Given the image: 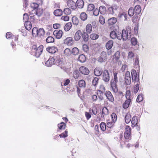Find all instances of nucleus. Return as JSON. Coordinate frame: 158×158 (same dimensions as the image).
I'll return each mask as SVG.
<instances>
[{
  "instance_id": "nucleus-1",
  "label": "nucleus",
  "mask_w": 158,
  "mask_h": 158,
  "mask_svg": "<svg viewBox=\"0 0 158 158\" xmlns=\"http://www.w3.org/2000/svg\"><path fill=\"white\" fill-rule=\"evenodd\" d=\"M43 48V46L42 45H40L38 47L36 45H33L31 48V54L37 57H39L42 52Z\"/></svg>"
},
{
  "instance_id": "nucleus-2",
  "label": "nucleus",
  "mask_w": 158,
  "mask_h": 158,
  "mask_svg": "<svg viewBox=\"0 0 158 158\" xmlns=\"http://www.w3.org/2000/svg\"><path fill=\"white\" fill-rule=\"evenodd\" d=\"M132 59L134 61L133 66L134 68L139 69L140 66L139 65V60L138 56H135L134 53L132 52H129V59Z\"/></svg>"
},
{
  "instance_id": "nucleus-3",
  "label": "nucleus",
  "mask_w": 158,
  "mask_h": 158,
  "mask_svg": "<svg viewBox=\"0 0 158 158\" xmlns=\"http://www.w3.org/2000/svg\"><path fill=\"white\" fill-rule=\"evenodd\" d=\"M138 16L136 15H134L132 18V20L134 23V31L135 34H137L138 31L139 25L138 21L137 20Z\"/></svg>"
},
{
  "instance_id": "nucleus-4",
  "label": "nucleus",
  "mask_w": 158,
  "mask_h": 158,
  "mask_svg": "<svg viewBox=\"0 0 158 158\" xmlns=\"http://www.w3.org/2000/svg\"><path fill=\"white\" fill-rule=\"evenodd\" d=\"M119 36H118V39L121 40L122 38L123 41H126L127 39L128 38V33L125 30H123L122 31V34L120 33L118 34Z\"/></svg>"
},
{
  "instance_id": "nucleus-5",
  "label": "nucleus",
  "mask_w": 158,
  "mask_h": 158,
  "mask_svg": "<svg viewBox=\"0 0 158 158\" xmlns=\"http://www.w3.org/2000/svg\"><path fill=\"white\" fill-rule=\"evenodd\" d=\"M102 79L105 82L108 83L110 79V76L109 73L107 70H105L103 73Z\"/></svg>"
},
{
  "instance_id": "nucleus-6",
  "label": "nucleus",
  "mask_w": 158,
  "mask_h": 158,
  "mask_svg": "<svg viewBox=\"0 0 158 158\" xmlns=\"http://www.w3.org/2000/svg\"><path fill=\"white\" fill-rule=\"evenodd\" d=\"M67 5L69 7L72 9H75L77 7L76 3L72 0H68Z\"/></svg>"
},
{
  "instance_id": "nucleus-7",
  "label": "nucleus",
  "mask_w": 158,
  "mask_h": 158,
  "mask_svg": "<svg viewBox=\"0 0 158 158\" xmlns=\"http://www.w3.org/2000/svg\"><path fill=\"white\" fill-rule=\"evenodd\" d=\"M132 80V81H137L138 80L139 76H137V73L135 70H132L131 71Z\"/></svg>"
},
{
  "instance_id": "nucleus-8",
  "label": "nucleus",
  "mask_w": 158,
  "mask_h": 158,
  "mask_svg": "<svg viewBox=\"0 0 158 158\" xmlns=\"http://www.w3.org/2000/svg\"><path fill=\"white\" fill-rule=\"evenodd\" d=\"M55 63V60L54 57H50L45 63L46 66L50 67Z\"/></svg>"
},
{
  "instance_id": "nucleus-9",
  "label": "nucleus",
  "mask_w": 158,
  "mask_h": 158,
  "mask_svg": "<svg viewBox=\"0 0 158 158\" xmlns=\"http://www.w3.org/2000/svg\"><path fill=\"white\" fill-rule=\"evenodd\" d=\"M106 54L105 52L102 51L101 54V56L98 59L99 62L102 63L106 60Z\"/></svg>"
},
{
  "instance_id": "nucleus-10",
  "label": "nucleus",
  "mask_w": 158,
  "mask_h": 158,
  "mask_svg": "<svg viewBox=\"0 0 158 158\" xmlns=\"http://www.w3.org/2000/svg\"><path fill=\"white\" fill-rule=\"evenodd\" d=\"M106 96L107 99L110 101L113 102L114 101V99L112 94L109 91H106Z\"/></svg>"
},
{
  "instance_id": "nucleus-11",
  "label": "nucleus",
  "mask_w": 158,
  "mask_h": 158,
  "mask_svg": "<svg viewBox=\"0 0 158 158\" xmlns=\"http://www.w3.org/2000/svg\"><path fill=\"white\" fill-rule=\"evenodd\" d=\"M79 71L82 74L84 75H88L89 72V69L86 67L84 66L80 67Z\"/></svg>"
},
{
  "instance_id": "nucleus-12",
  "label": "nucleus",
  "mask_w": 158,
  "mask_h": 158,
  "mask_svg": "<svg viewBox=\"0 0 158 158\" xmlns=\"http://www.w3.org/2000/svg\"><path fill=\"white\" fill-rule=\"evenodd\" d=\"M63 34V31L61 30H55L53 32V34L56 37V38L57 39H60Z\"/></svg>"
},
{
  "instance_id": "nucleus-13",
  "label": "nucleus",
  "mask_w": 158,
  "mask_h": 158,
  "mask_svg": "<svg viewBox=\"0 0 158 158\" xmlns=\"http://www.w3.org/2000/svg\"><path fill=\"white\" fill-rule=\"evenodd\" d=\"M128 90H127L126 92V98L127 100L123 104V107L125 109H127L128 107V99L127 98V97L128 96Z\"/></svg>"
},
{
  "instance_id": "nucleus-14",
  "label": "nucleus",
  "mask_w": 158,
  "mask_h": 158,
  "mask_svg": "<svg viewBox=\"0 0 158 158\" xmlns=\"http://www.w3.org/2000/svg\"><path fill=\"white\" fill-rule=\"evenodd\" d=\"M119 33L117 30L113 31L111 32L110 36V37L112 39H115L116 38L118 39V36H119V35H118Z\"/></svg>"
},
{
  "instance_id": "nucleus-15",
  "label": "nucleus",
  "mask_w": 158,
  "mask_h": 158,
  "mask_svg": "<svg viewBox=\"0 0 158 158\" xmlns=\"http://www.w3.org/2000/svg\"><path fill=\"white\" fill-rule=\"evenodd\" d=\"M82 35V33L80 30H78L75 33L74 39L76 41L79 40L81 38Z\"/></svg>"
},
{
  "instance_id": "nucleus-16",
  "label": "nucleus",
  "mask_w": 158,
  "mask_h": 158,
  "mask_svg": "<svg viewBox=\"0 0 158 158\" xmlns=\"http://www.w3.org/2000/svg\"><path fill=\"white\" fill-rule=\"evenodd\" d=\"M127 14L125 12H123L122 13H120L118 15V17L124 21H126L127 20Z\"/></svg>"
},
{
  "instance_id": "nucleus-17",
  "label": "nucleus",
  "mask_w": 158,
  "mask_h": 158,
  "mask_svg": "<svg viewBox=\"0 0 158 158\" xmlns=\"http://www.w3.org/2000/svg\"><path fill=\"white\" fill-rule=\"evenodd\" d=\"M94 73L95 76H100L103 73L102 69L99 68H96L94 69Z\"/></svg>"
},
{
  "instance_id": "nucleus-18",
  "label": "nucleus",
  "mask_w": 158,
  "mask_h": 158,
  "mask_svg": "<svg viewBox=\"0 0 158 158\" xmlns=\"http://www.w3.org/2000/svg\"><path fill=\"white\" fill-rule=\"evenodd\" d=\"M64 43L70 46L73 44V38L71 37H68L64 40Z\"/></svg>"
},
{
  "instance_id": "nucleus-19",
  "label": "nucleus",
  "mask_w": 158,
  "mask_h": 158,
  "mask_svg": "<svg viewBox=\"0 0 158 158\" xmlns=\"http://www.w3.org/2000/svg\"><path fill=\"white\" fill-rule=\"evenodd\" d=\"M109 114L108 109L106 107H104L102 110V113L101 114V117L104 118L105 116Z\"/></svg>"
},
{
  "instance_id": "nucleus-20",
  "label": "nucleus",
  "mask_w": 158,
  "mask_h": 158,
  "mask_svg": "<svg viewBox=\"0 0 158 158\" xmlns=\"http://www.w3.org/2000/svg\"><path fill=\"white\" fill-rule=\"evenodd\" d=\"M64 62L62 59H59L56 61V64L58 66H60L61 69H64Z\"/></svg>"
},
{
  "instance_id": "nucleus-21",
  "label": "nucleus",
  "mask_w": 158,
  "mask_h": 158,
  "mask_svg": "<svg viewBox=\"0 0 158 158\" xmlns=\"http://www.w3.org/2000/svg\"><path fill=\"white\" fill-rule=\"evenodd\" d=\"M47 51L50 53H54L57 51L56 48L54 47H48L46 48Z\"/></svg>"
},
{
  "instance_id": "nucleus-22",
  "label": "nucleus",
  "mask_w": 158,
  "mask_h": 158,
  "mask_svg": "<svg viewBox=\"0 0 158 158\" xmlns=\"http://www.w3.org/2000/svg\"><path fill=\"white\" fill-rule=\"evenodd\" d=\"M113 45V41L110 40L106 44V47L107 49H110L111 48Z\"/></svg>"
},
{
  "instance_id": "nucleus-23",
  "label": "nucleus",
  "mask_w": 158,
  "mask_h": 158,
  "mask_svg": "<svg viewBox=\"0 0 158 158\" xmlns=\"http://www.w3.org/2000/svg\"><path fill=\"white\" fill-rule=\"evenodd\" d=\"M76 3L79 8L81 9L83 7L84 2L83 0H77Z\"/></svg>"
},
{
  "instance_id": "nucleus-24",
  "label": "nucleus",
  "mask_w": 158,
  "mask_h": 158,
  "mask_svg": "<svg viewBox=\"0 0 158 158\" xmlns=\"http://www.w3.org/2000/svg\"><path fill=\"white\" fill-rule=\"evenodd\" d=\"M117 21V19L115 17L111 18L108 19V23L110 25L114 24Z\"/></svg>"
},
{
  "instance_id": "nucleus-25",
  "label": "nucleus",
  "mask_w": 158,
  "mask_h": 158,
  "mask_svg": "<svg viewBox=\"0 0 158 158\" xmlns=\"http://www.w3.org/2000/svg\"><path fill=\"white\" fill-rule=\"evenodd\" d=\"M62 14V11L60 9H57L55 10L54 11V14L56 16H59L61 15Z\"/></svg>"
},
{
  "instance_id": "nucleus-26",
  "label": "nucleus",
  "mask_w": 158,
  "mask_h": 158,
  "mask_svg": "<svg viewBox=\"0 0 158 158\" xmlns=\"http://www.w3.org/2000/svg\"><path fill=\"white\" fill-rule=\"evenodd\" d=\"M72 26V24L71 23H68L65 24L64 27V30L65 31H68L71 29Z\"/></svg>"
},
{
  "instance_id": "nucleus-27",
  "label": "nucleus",
  "mask_w": 158,
  "mask_h": 158,
  "mask_svg": "<svg viewBox=\"0 0 158 158\" xmlns=\"http://www.w3.org/2000/svg\"><path fill=\"white\" fill-rule=\"evenodd\" d=\"M25 27L27 30H30L31 28L32 24L31 22H27L24 23Z\"/></svg>"
},
{
  "instance_id": "nucleus-28",
  "label": "nucleus",
  "mask_w": 158,
  "mask_h": 158,
  "mask_svg": "<svg viewBox=\"0 0 158 158\" xmlns=\"http://www.w3.org/2000/svg\"><path fill=\"white\" fill-rule=\"evenodd\" d=\"M134 11L135 13L137 15L139 14L141 12V7L139 5H136L135 7Z\"/></svg>"
},
{
  "instance_id": "nucleus-29",
  "label": "nucleus",
  "mask_w": 158,
  "mask_h": 158,
  "mask_svg": "<svg viewBox=\"0 0 158 158\" xmlns=\"http://www.w3.org/2000/svg\"><path fill=\"white\" fill-rule=\"evenodd\" d=\"M81 19L82 21H85L87 19V15L85 12H82L80 14Z\"/></svg>"
},
{
  "instance_id": "nucleus-30",
  "label": "nucleus",
  "mask_w": 158,
  "mask_h": 158,
  "mask_svg": "<svg viewBox=\"0 0 158 158\" xmlns=\"http://www.w3.org/2000/svg\"><path fill=\"white\" fill-rule=\"evenodd\" d=\"M92 25L90 24H88L86 26V31L87 33L89 34L92 31Z\"/></svg>"
},
{
  "instance_id": "nucleus-31",
  "label": "nucleus",
  "mask_w": 158,
  "mask_h": 158,
  "mask_svg": "<svg viewBox=\"0 0 158 158\" xmlns=\"http://www.w3.org/2000/svg\"><path fill=\"white\" fill-rule=\"evenodd\" d=\"M32 33L34 37H36L38 35V29L36 27H34L32 30Z\"/></svg>"
},
{
  "instance_id": "nucleus-32",
  "label": "nucleus",
  "mask_w": 158,
  "mask_h": 158,
  "mask_svg": "<svg viewBox=\"0 0 158 158\" xmlns=\"http://www.w3.org/2000/svg\"><path fill=\"white\" fill-rule=\"evenodd\" d=\"M95 8L94 5L93 4H89L87 6V11L89 12L93 11Z\"/></svg>"
},
{
  "instance_id": "nucleus-33",
  "label": "nucleus",
  "mask_w": 158,
  "mask_h": 158,
  "mask_svg": "<svg viewBox=\"0 0 158 158\" xmlns=\"http://www.w3.org/2000/svg\"><path fill=\"white\" fill-rule=\"evenodd\" d=\"M88 33L84 32L82 34V37L85 42H87L89 39V35Z\"/></svg>"
},
{
  "instance_id": "nucleus-34",
  "label": "nucleus",
  "mask_w": 158,
  "mask_h": 158,
  "mask_svg": "<svg viewBox=\"0 0 158 158\" xmlns=\"http://www.w3.org/2000/svg\"><path fill=\"white\" fill-rule=\"evenodd\" d=\"M78 85L81 88H85V81L83 80H81L78 81Z\"/></svg>"
},
{
  "instance_id": "nucleus-35",
  "label": "nucleus",
  "mask_w": 158,
  "mask_h": 158,
  "mask_svg": "<svg viewBox=\"0 0 158 158\" xmlns=\"http://www.w3.org/2000/svg\"><path fill=\"white\" fill-rule=\"evenodd\" d=\"M138 119L137 117L136 116H134L132 119L131 123L133 127L135 126L137 123Z\"/></svg>"
},
{
  "instance_id": "nucleus-36",
  "label": "nucleus",
  "mask_w": 158,
  "mask_h": 158,
  "mask_svg": "<svg viewBox=\"0 0 158 158\" xmlns=\"http://www.w3.org/2000/svg\"><path fill=\"white\" fill-rule=\"evenodd\" d=\"M78 59L80 62L83 63L85 62L86 60V57L84 55L81 54L79 56Z\"/></svg>"
},
{
  "instance_id": "nucleus-37",
  "label": "nucleus",
  "mask_w": 158,
  "mask_h": 158,
  "mask_svg": "<svg viewBox=\"0 0 158 158\" xmlns=\"http://www.w3.org/2000/svg\"><path fill=\"white\" fill-rule=\"evenodd\" d=\"M124 137L125 139H128V126H127L125 128V131L124 133Z\"/></svg>"
},
{
  "instance_id": "nucleus-38",
  "label": "nucleus",
  "mask_w": 158,
  "mask_h": 158,
  "mask_svg": "<svg viewBox=\"0 0 158 158\" xmlns=\"http://www.w3.org/2000/svg\"><path fill=\"white\" fill-rule=\"evenodd\" d=\"M98 10L100 14H104L105 12L106 8V7L104 6H101L99 7Z\"/></svg>"
},
{
  "instance_id": "nucleus-39",
  "label": "nucleus",
  "mask_w": 158,
  "mask_h": 158,
  "mask_svg": "<svg viewBox=\"0 0 158 158\" xmlns=\"http://www.w3.org/2000/svg\"><path fill=\"white\" fill-rule=\"evenodd\" d=\"M104 92H101L100 90H97V94L98 95L99 99L102 100L103 99V94Z\"/></svg>"
},
{
  "instance_id": "nucleus-40",
  "label": "nucleus",
  "mask_w": 158,
  "mask_h": 158,
  "mask_svg": "<svg viewBox=\"0 0 158 158\" xmlns=\"http://www.w3.org/2000/svg\"><path fill=\"white\" fill-rule=\"evenodd\" d=\"M71 52L73 55H76L78 54L79 51L77 48L75 47L72 49Z\"/></svg>"
},
{
  "instance_id": "nucleus-41",
  "label": "nucleus",
  "mask_w": 158,
  "mask_h": 158,
  "mask_svg": "<svg viewBox=\"0 0 158 158\" xmlns=\"http://www.w3.org/2000/svg\"><path fill=\"white\" fill-rule=\"evenodd\" d=\"M131 44L133 46L136 45L137 43V40L136 38L132 37L131 40Z\"/></svg>"
},
{
  "instance_id": "nucleus-42",
  "label": "nucleus",
  "mask_w": 158,
  "mask_h": 158,
  "mask_svg": "<svg viewBox=\"0 0 158 158\" xmlns=\"http://www.w3.org/2000/svg\"><path fill=\"white\" fill-rule=\"evenodd\" d=\"M66 125L64 122H61L58 124V127L60 129H64L65 128Z\"/></svg>"
},
{
  "instance_id": "nucleus-43",
  "label": "nucleus",
  "mask_w": 158,
  "mask_h": 158,
  "mask_svg": "<svg viewBox=\"0 0 158 158\" xmlns=\"http://www.w3.org/2000/svg\"><path fill=\"white\" fill-rule=\"evenodd\" d=\"M98 35L96 34H92L90 35V38L93 40H95L98 39Z\"/></svg>"
},
{
  "instance_id": "nucleus-44",
  "label": "nucleus",
  "mask_w": 158,
  "mask_h": 158,
  "mask_svg": "<svg viewBox=\"0 0 158 158\" xmlns=\"http://www.w3.org/2000/svg\"><path fill=\"white\" fill-rule=\"evenodd\" d=\"M44 34V31L43 28H40L38 30V35L40 36L43 35Z\"/></svg>"
},
{
  "instance_id": "nucleus-45",
  "label": "nucleus",
  "mask_w": 158,
  "mask_h": 158,
  "mask_svg": "<svg viewBox=\"0 0 158 158\" xmlns=\"http://www.w3.org/2000/svg\"><path fill=\"white\" fill-rule=\"evenodd\" d=\"M64 52V54L67 56H70L71 53L70 50L68 48L65 49Z\"/></svg>"
},
{
  "instance_id": "nucleus-46",
  "label": "nucleus",
  "mask_w": 158,
  "mask_h": 158,
  "mask_svg": "<svg viewBox=\"0 0 158 158\" xmlns=\"http://www.w3.org/2000/svg\"><path fill=\"white\" fill-rule=\"evenodd\" d=\"M46 41L48 43H53L54 41V39L52 36H49L46 39Z\"/></svg>"
},
{
  "instance_id": "nucleus-47",
  "label": "nucleus",
  "mask_w": 158,
  "mask_h": 158,
  "mask_svg": "<svg viewBox=\"0 0 158 158\" xmlns=\"http://www.w3.org/2000/svg\"><path fill=\"white\" fill-rule=\"evenodd\" d=\"M143 99V95L142 94H139L137 97L136 101L137 102H139L142 101Z\"/></svg>"
},
{
  "instance_id": "nucleus-48",
  "label": "nucleus",
  "mask_w": 158,
  "mask_h": 158,
  "mask_svg": "<svg viewBox=\"0 0 158 158\" xmlns=\"http://www.w3.org/2000/svg\"><path fill=\"white\" fill-rule=\"evenodd\" d=\"M120 56V53L118 51L116 52L114 56V58L116 60H118Z\"/></svg>"
},
{
  "instance_id": "nucleus-49",
  "label": "nucleus",
  "mask_w": 158,
  "mask_h": 158,
  "mask_svg": "<svg viewBox=\"0 0 158 158\" xmlns=\"http://www.w3.org/2000/svg\"><path fill=\"white\" fill-rule=\"evenodd\" d=\"M98 77H94L93 80L92 85L94 86H96L98 84Z\"/></svg>"
},
{
  "instance_id": "nucleus-50",
  "label": "nucleus",
  "mask_w": 158,
  "mask_h": 158,
  "mask_svg": "<svg viewBox=\"0 0 158 158\" xmlns=\"http://www.w3.org/2000/svg\"><path fill=\"white\" fill-rule=\"evenodd\" d=\"M124 79L126 84L128 85V71H127L126 73Z\"/></svg>"
},
{
  "instance_id": "nucleus-51",
  "label": "nucleus",
  "mask_w": 158,
  "mask_h": 158,
  "mask_svg": "<svg viewBox=\"0 0 158 158\" xmlns=\"http://www.w3.org/2000/svg\"><path fill=\"white\" fill-rule=\"evenodd\" d=\"M112 119L113 122L115 123L117 119V116L115 113H113L111 114Z\"/></svg>"
},
{
  "instance_id": "nucleus-52",
  "label": "nucleus",
  "mask_w": 158,
  "mask_h": 158,
  "mask_svg": "<svg viewBox=\"0 0 158 158\" xmlns=\"http://www.w3.org/2000/svg\"><path fill=\"white\" fill-rule=\"evenodd\" d=\"M60 138H64L68 136V131L66 130L64 132L59 135Z\"/></svg>"
},
{
  "instance_id": "nucleus-53",
  "label": "nucleus",
  "mask_w": 158,
  "mask_h": 158,
  "mask_svg": "<svg viewBox=\"0 0 158 158\" xmlns=\"http://www.w3.org/2000/svg\"><path fill=\"white\" fill-rule=\"evenodd\" d=\"M64 12L66 15H69L71 13V11L69 8H66L64 9Z\"/></svg>"
},
{
  "instance_id": "nucleus-54",
  "label": "nucleus",
  "mask_w": 158,
  "mask_h": 158,
  "mask_svg": "<svg viewBox=\"0 0 158 158\" xmlns=\"http://www.w3.org/2000/svg\"><path fill=\"white\" fill-rule=\"evenodd\" d=\"M80 75V73L79 72L77 71L76 70L74 71L73 73V77L75 79L78 78L79 77Z\"/></svg>"
},
{
  "instance_id": "nucleus-55",
  "label": "nucleus",
  "mask_w": 158,
  "mask_h": 158,
  "mask_svg": "<svg viewBox=\"0 0 158 158\" xmlns=\"http://www.w3.org/2000/svg\"><path fill=\"white\" fill-rule=\"evenodd\" d=\"M28 15L27 13L24 14L23 15V20L26 23L27 22H29L28 19Z\"/></svg>"
},
{
  "instance_id": "nucleus-56",
  "label": "nucleus",
  "mask_w": 158,
  "mask_h": 158,
  "mask_svg": "<svg viewBox=\"0 0 158 158\" xmlns=\"http://www.w3.org/2000/svg\"><path fill=\"white\" fill-rule=\"evenodd\" d=\"M100 127L102 131H104L106 129V125L104 123H102L100 125Z\"/></svg>"
},
{
  "instance_id": "nucleus-57",
  "label": "nucleus",
  "mask_w": 158,
  "mask_h": 158,
  "mask_svg": "<svg viewBox=\"0 0 158 158\" xmlns=\"http://www.w3.org/2000/svg\"><path fill=\"white\" fill-rule=\"evenodd\" d=\"M134 14V10L133 7H131L129 9V16H132Z\"/></svg>"
},
{
  "instance_id": "nucleus-58",
  "label": "nucleus",
  "mask_w": 158,
  "mask_h": 158,
  "mask_svg": "<svg viewBox=\"0 0 158 158\" xmlns=\"http://www.w3.org/2000/svg\"><path fill=\"white\" fill-rule=\"evenodd\" d=\"M110 86L113 92L115 93H116L118 92V89L116 85Z\"/></svg>"
},
{
  "instance_id": "nucleus-59",
  "label": "nucleus",
  "mask_w": 158,
  "mask_h": 158,
  "mask_svg": "<svg viewBox=\"0 0 158 158\" xmlns=\"http://www.w3.org/2000/svg\"><path fill=\"white\" fill-rule=\"evenodd\" d=\"M139 88V85L138 84H135L134 88V92L135 94L138 91Z\"/></svg>"
},
{
  "instance_id": "nucleus-60",
  "label": "nucleus",
  "mask_w": 158,
  "mask_h": 158,
  "mask_svg": "<svg viewBox=\"0 0 158 158\" xmlns=\"http://www.w3.org/2000/svg\"><path fill=\"white\" fill-rule=\"evenodd\" d=\"M72 21L73 24L76 25H77L79 23L78 20L76 17H74Z\"/></svg>"
},
{
  "instance_id": "nucleus-61",
  "label": "nucleus",
  "mask_w": 158,
  "mask_h": 158,
  "mask_svg": "<svg viewBox=\"0 0 158 158\" xmlns=\"http://www.w3.org/2000/svg\"><path fill=\"white\" fill-rule=\"evenodd\" d=\"M61 19L64 21H67L69 20V17L67 15L62 16Z\"/></svg>"
},
{
  "instance_id": "nucleus-62",
  "label": "nucleus",
  "mask_w": 158,
  "mask_h": 158,
  "mask_svg": "<svg viewBox=\"0 0 158 158\" xmlns=\"http://www.w3.org/2000/svg\"><path fill=\"white\" fill-rule=\"evenodd\" d=\"M99 21L102 24H103L105 23V20L104 18L102 16H100L99 18Z\"/></svg>"
},
{
  "instance_id": "nucleus-63",
  "label": "nucleus",
  "mask_w": 158,
  "mask_h": 158,
  "mask_svg": "<svg viewBox=\"0 0 158 158\" xmlns=\"http://www.w3.org/2000/svg\"><path fill=\"white\" fill-rule=\"evenodd\" d=\"M31 7L34 9L37 8L39 6V5L35 3H32L31 5Z\"/></svg>"
},
{
  "instance_id": "nucleus-64",
  "label": "nucleus",
  "mask_w": 158,
  "mask_h": 158,
  "mask_svg": "<svg viewBox=\"0 0 158 158\" xmlns=\"http://www.w3.org/2000/svg\"><path fill=\"white\" fill-rule=\"evenodd\" d=\"M42 13V11L40 9H37L36 11V14L38 16H40Z\"/></svg>"
}]
</instances>
